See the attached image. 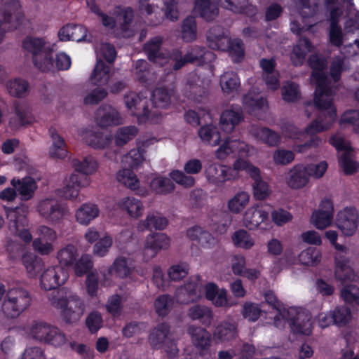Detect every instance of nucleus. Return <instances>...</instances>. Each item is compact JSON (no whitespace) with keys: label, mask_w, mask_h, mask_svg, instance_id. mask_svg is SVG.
<instances>
[{"label":"nucleus","mask_w":359,"mask_h":359,"mask_svg":"<svg viewBox=\"0 0 359 359\" xmlns=\"http://www.w3.org/2000/svg\"><path fill=\"white\" fill-rule=\"evenodd\" d=\"M32 119V114L25 104L15 103L14 113L10 118L9 126L13 130H18L30 124Z\"/></svg>","instance_id":"nucleus-26"},{"label":"nucleus","mask_w":359,"mask_h":359,"mask_svg":"<svg viewBox=\"0 0 359 359\" xmlns=\"http://www.w3.org/2000/svg\"><path fill=\"white\" fill-rule=\"evenodd\" d=\"M84 311L83 301L73 292L65 308L61 311V316L65 323H74L81 318Z\"/></svg>","instance_id":"nucleus-19"},{"label":"nucleus","mask_w":359,"mask_h":359,"mask_svg":"<svg viewBox=\"0 0 359 359\" xmlns=\"http://www.w3.org/2000/svg\"><path fill=\"white\" fill-rule=\"evenodd\" d=\"M280 315L287 320L293 333L304 335L311 333V316L307 311L291 307L283 309Z\"/></svg>","instance_id":"nucleus-9"},{"label":"nucleus","mask_w":359,"mask_h":359,"mask_svg":"<svg viewBox=\"0 0 359 359\" xmlns=\"http://www.w3.org/2000/svg\"><path fill=\"white\" fill-rule=\"evenodd\" d=\"M163 38L156 36L150 39L143 46V50L150 62L162 66L166 62V57L162 50Z\"/></svg>","instance_id":"nucleus-21"},{"label":"nucleus","mask_w":359,"mask_h":359,"mask_svg":"<svg viewBox=\"0 0 359 359\" xmlns=\"http://www.w3.org/2000/svg\"><path fill=\"white\" fill-rule=\"evenodd\" d=\"M187 316L193 320H198L206 327L211 325L214 317L212 309L201 304H196L189 308Z\"/></svg>","instance_id":"nucleus-33"},{"label":"nucleus","mask_w":359,"mask_h":359,"mask_svg":"<svg viewBox=\"0 0 359 359\" xmlns=\"http://www.w3.org/2000/svg\"><path fill=\"white\" fill-rule=\"evenodd\" d=\"M78 257L77 249L74 245H67L57 253V258L61 265L72 266Z\"/></svg>","instance_id":"nucleus-47"},{"label":"nucleus","mask_w":359,"mask_h":359,"mask_svg":"<svg viewBox=\"0 0 359 359\" xmlns=\"http://www.w3.org/2000/svg\"><path fill=\"white\" fill-rule=\"evenodd\" d=\"M244 119L243 113L241 108H231L224 111L220 116L222 129L230 133Z\"/></svg>","instance_id":"nucleus-25"},{"label":"nucleus","mask_w":359,"mask_h":359,"mask_svg":"<svg viewBox=\"0 0 359 359\" xmlns=\"http://www.w3.org/2000/svg\"><path fill=\"white\" fill-rule=\"evenodd\" d=\"M32 301L29 291L21 287H14L6 292L1 309L6 318L13 319L26 311Z\"/></svg>","instance_id":"nucleus-4"},{"label":"nucleus","mask_w":359,"mask_h":359,"mask_svg":"<svg viewBox=\"0 0 359 359\" xmlns=\"http://www.w3.org/2000/svg\"><path fill=\"white\" fill-rule=\"evenodd\" d=\"M116 177L120 183L128 187L131 190H135L139 187V180L130 169L119 170L117 173Z\"/></svg>","instance_id":"nucleus-57"},{"label":"nucleus","mask_w":359,"mask_h":359,"mask_svg":"<svg viewBox=\"0 0 359 359\" xmlns=\"http://www.w3.org/2000/svg\"><path fill=\"white\" fill-rule=\"evenodd\" d=\"M28 83L22 79H15L7 82L6 88L8 93L15 97H25L28 91Z\"/></svg>","instance_id":"nucleus-56"},{"label":"nucleus","mask_w":359,"mask_h":359,"mask_svg":"<svg viewBox=\"0 0 359 359\" xmlns=\"http://www.w3.org/2000/svg\"><path fill=\"white\" fill-rule=\"evenodd\" d=\"M198 135L201 139L212 146L219 144L220 142V134L216 126L212 125H206L198 130Z\"/></svg>","instance_id":"nucleus-48"},{"label":"nucleus","mask_w":359,"mask_h":359,"mask_svg":"<svg viewBox=\"0 0 359 359\" xmlns=\"http://www.w3.org/2000/svg\"><path fill=\"white\" fill-rule=\"evenodd\" d=\"M341 297L349 304L359 306V287L355 285H346L341 290Z\"/></svg>","instance_id":"nucleus-63"},{"label":"nucleus","mask_w":359,"mask_h":359,"mask_svg":"<svg viewBox=\"0 0 359 359\" xmlns=\"http://www.w3.org/2000/svg\"><path fill=\"white\" fill-rule=\"evenodd\" d=\"M215 339L222 342L229 341L238 337L237 325L235 323L222 321L215 327L213 332Z\"/></svg>","instance_id":"nucleus-34"},{"label":"nucleus","mask_w":359,"mask_h":359,"mask_svg":"<svg viewBox=\"0 0 359 359\" xmlns=\"http://www.w3.org/2000/svg\"><path fill=\"white\" fill-rule=\"evenodd\" d=\"M198 82L196 76L191 77L186 83L185 93L189 98L200 102L206 96L207 90Z\"/></svg>","instance_id":"nucleus-41"},{"label":"nucleus","mask_w":359,"mask_h":359,"mask_svg":"<svg viewBox=\"0 0 359 359\" xmlns=\"http://www.w3.org/2000/svg\"><path fill=\"white\" fill-rule=\"evenodd\" d=\"M203 285L198 278L190 280L179 287L175 294L179 304H189L198 301L202 297Z\"/></svg>","instance_id":"nucleus-12"},{"label":"nucleus","mask_w":359,"mask_h":359,"mask_svg":"<svg viewBox=\"0 0 359 359\" xmlns=\"http://www.w3.org/2000/svg\"><path fill=\"white\" fill-rule=\"evenodd\" d=\"M29 334L37 341L51 344L55 346H61L66 341L65 334L59 329L43 321L33 322Z\"/></svg>","instance_id":"nucleus-8"},{"label":"nucleus","mask_w":359,"mask_h":359,"mask_svg":"<svg viewBox=\"0 0 359 359\" xmlns=\"http://www.w3.org/2000/svg\"><path fill=\"white\" fill-rule=\"evenodd\" d=\"M169 245L170 239L165 234H151L147 238L144 248V253L145 255L153 257L159 250L167 249Z\"/></svg>","instance_id":"nucleus-24"},{"label":"nucleus","mask_w":359,"mask_h":359,"mask_svg":"<svg viewBox=\"0 0 359 359\" xmlns=\"http://www.w3.org/2000/svg\"><path fill=\"white\" fill-rule=\"evenodd\" d=\"M73 292L66 287L54 289L48 294V299L50 304L62 311L65 308Z\"/></svg>","instance_id":"nucleus-40"},{"label":"nucleus","mask_w":359,"mask_h":359,"mask_svg":"<svg viewBox=\"0 0 359 359\" xmlns=\"http://www.w3.org/2000/svg\"><path fill=\"white\" fill-rule=\"evenodd\" d=\"M187 332L191 336L193 344L196 347L206 349L210 346V334L205 329L199 326L190 325Z\"/></svg>","instance_id":"nucleus-35"},{"label":"nucleus","mask_w":359,"mask_h":359,"mask_svg":"<svg viewBox=\"0 0 359 359\" xmlns=\"http://www.w3.org/2000/svg\"><path fill=\"white\" fill-rule=\"evenodd\" d=\"M172 90L165 88H156L152 93L151 107L149 110H158L162 114V109H166L171 102Z\"/></svg>","instance_id":"nucleus-31"},{"label":"nucleus","mask_w":359,"mask_h":359,"mask_svg":"<svg viewBox=\"0 0 359 359\" xmlns=\"http://www.w3.org/2000/svg\"><path fill=\"white\" fill-rule=\"evenodd\" d=\"M358 214L354 208H346L340 210L336 217V225L345 236H352L356 231Z\"/></svg>","instance_id":"nucleus-15"},{"label":"nucleus","mask_w":359,"mask_h":359,"mask_svg":"<svg viewBox=\"0 0 359 359\" xmlns=\"http://www.w3.org/2000/svg\"><path fill=\"white\" fill-rule=\"evenodd\" d=\"M154 305L158 316H165L169 313L173 306V299L168 294H162L155 299Z\"/></svg>","instance_id":"nucleus-61"},{"label":"nucleus","mask_w":359,"mask_h":359,"mask_svg":"<svg viewBox=\"0 0 359 359\" xmlns=\"http://www.w3.org/2000/svg\"><path fill=\"white\" fill-rule=\"evenodd\" d=\"M327 169L326 161H321L317 164H297L287 172L285 182L291 189H299L309 183L311 177L317 179L322 177Z\"/></svg>","instance_id":"nucleus-3"},{"label":"nucleus","mask_w":359,"mask_h":359,"mask_svg":"<svg viewBox=\"0 0 359 359\" xmlns=\"http://www.w3.org/2000/svg\"><path fill=\"white\" fill-rule=\"evenodd\" d=\"M99 16H100L101 22L104 27L110 29H119L120 34L123 36H129L128 31L133 18L132 10L126 9L122 11L116 16V19L102 13H99Z\"/></svg>","instance_id":"nucleus-16"},{"label":"nucleus","mask_w":359,"mask_h":359,"mask_svg":"<svg viewBox=\"0 0 359 359\" xmlns=\"http://www.w3.org/2000/svg\"><path fill=\"white\" fill-rule=\"evenodd\" d=\"M231 240L236 247L245 250H249L255 245L253 238L244 229L236 231L231 236Z\"/></svg>","instance_id":"nucleus-49"},{"label":"nucleus","mask_w":359,"mask_h":359,"mask_svg":"<svg viewBox=\"0 0 359 359\" xmlns=\"http://www.w3.org/2000/svg\"><path fill=\"white\" fill-rule=\"evenodd\" d=\"M151 187L158 194H167L175 189V184L169 178L158 177L151 180Z\"/></svg>","instance_id":"nucleus-58"},{"label":"nucleus","mask_w":359,"mask_h":359,"mask_svg":"<svg viewBox=\"0 0 359 359\" xmlns=\"http://www.w3.org/2000/svg\"><path fill=\"white\" fill-rule=\"evenodd\" d=\"M24 49L32 55L34 65L42 72L53 69L52 50L40 38L27 36L22 43Z\"/></svg>","instance_id":"nucleus-5"},{"label":"nucleus","mask_w":359,"mask_h":359,"mask_svg":"<svg viewBox=\"0 0 359 359\" xmlns=\"http://www.w3.org/2000/svg\"><path fill=\"white\" fill-rule=\"evenodd\" d=\"M249 199L250 195L248 192L239 191L229 201L228 208L231 212L239 213L245 208Z\"/></svg>","instance_id":"nucleus-53"},{"label":"nucleus","mask_w":359,"mask_h":359,"mask_svg":"<svg viewBox=\"0 0 359 359\" xmlns=\"http://www.w3.org/2000/svg\"><path fill=\"white\" fill-rule=\"evenodd\" d=\"M126 107L137 116L140 121H150L154 123H158L161 118L158 110H149V105L145 98L140 97L137 93L130 92L124 96Z\"/></svg>","instance_id":"nucleus-7"},{"label":"nucleus","mask_w":359,"mask_h":359,"mask_svg":"<svg viewBox=\"0 0 359 359\" xmlns=\"http://www.w3.org/2000/svg\"><path fill=\"white\" fill-rule=\"evenodd\" d=\"M137 133L135 126L121 128L115 135V143L118 146H123L132 140Z\"/></svg>","instance_id":"nucleus-64"},{"label":"nucleus","mask_w":359,"mask_h":359,"mask_svg":"<svg viewBox=\"0 0 359 359\" xmlns=\"http://www.w3.org/2000/svg\"><path fill=\"white\" fill-rule=\"evenodd\" d=\"M50 135L53 140V145L49 150L50 157L56 158H65L67 154V151L63 138L53 128L50 129Z\"/></svg>","instance_id":"nucleus-44"},{"label":"nucleus","mask_w":359,"mask_h":359,"mask_svg":"<svg viewBox=\"0 0 359 359\" xmlns=\"http://www.w3.org/2000/svg\"><path fill=\"white\" fill-rule=\"evenodd\" d=\"M95 121L101 128L115 126L122 123V118L119 112L110 104H102L96 110Z\"/></svg>","instance_id":"nucleus-18"},{"label":"nucleus","mask_w":359,"mask_h":359,"mask_svg":"<svg viewBox=\"0 0 359 359\" xmlns=\"http://www.w3.org/2000/svg\"><path fill=\"white\" fill-rule=\"evenodd\" d=\"M269 217V212L262 208H250L244 215L245 226L250 230L257 229Z\"/></svg>","instance_id":"nucleus-32"},{"label":"nucleus","mask_w":359,"mask_h":359,"mask_svg":"<svg viewBox=\"0 0 359 359\" xmlns=\"http://www.w3.org/2000/svg\"><path fill=\"white\" fill-rule=\"evenodd\" d=\"M86 143L95 149H104L111 141L109 136H104L100 131L90 130L85 136Z\"/></svg>","instance_id":"nucleus-46"},{"label":"nucleus","mask_w":359,"mask_h":359,"mask_svg":"<svg viewBox=\"0 0 359 359\" xmlns=\"http://www.w3.org/2000/svg\"><path fill=\"white\" fill-rule=\"evenodd\" d=\"M67 278V271L62 266H51L41 275V285L46 290L57 289L58 286L64 284Z\"/></svg>","instance_id":"nucleus-13"},{"label":"nucleus","mask_w":359,"mask_h":359,"mask_svg":"<svg viewBox=\"0 0 359 359\" xmlns=\"http://www.w3.org/2000/svg\"><path fill=\"white\" fill-rule=\"evenodd\" d=\"M27 213V207L22 205L8 211L7 218L8 219V229L13 234L20 231V238L26 243L32 241V234L27 230H20V227H24L26 224V214Z\"/></svg>","instance_id":"nucleus-11"},{"label":"nucleus","mask_w":359,"mask_h":359,"mask_svg":"<svg viewBox=\"0 0 359 359\" xmlns=\"http://www.w3.org/2000/svg\"><path fill=\"white\" fill-rule=\"evenodd\" d=\"M331 311L333 316L334 325L344 326L348 324L352 318L351 309L346 305L338 306Z\"/></svg>","instance_id":"nucleus-51"},{"label":"nucleus","mask_w":359,"mask_h":359,"mask_svg":"<svg viewBox=\"0 0 359 359\" xmlns=\"http://www.w3.org/2000/svg\"><path fill=\"white\" fill-rule=\"evenodd\" d=\"M299 8L300 15L303 18H309L316 15L320 6L319 0H296Z\"/></svg>","instance_id":"nucleus-60"},{"label":"nucleus","mask_w":359,"mask_h":359,"mask_svg":"<svg viewBox=\"0 0 359 359\" xmlns=\"http://www.w3.org/2000/svg\"><path fill=\"white\" fill-rule=\"evenodd\" d=\"M319 110L320 114L306 128L304 133L299 131L298 128L292 123H284L281 125L283 135L289 138L299 139L304 135L309 136V140L299 147V151L300 152H304L309 148H315L320 146L322 141L316 134L330 129L332 123L335 120V109Z\"/></svg>","instance_id":"nucleus-1"},{"label":"nucleus","mask_w":359,"mask_h":359,"mask_svg":"<svg viewBox=\"0 0 359 359\" xmlns=\"http://www.w3.org/2000/svg\"><path fill=\"white\" fill-rule=\"evenodd\" d=\"M197 26L195 18H186L182 25V36L186 42H191L196 39Z\"/></svg>","instance_id":"nucleus-52"},{"label":"nucleus","mask_w":359,"mask_h":359,"mask_svg":"<svg viewBox=\"0 0 359 359\" xmlns=\"http://www.w3.org/2000/svg\"><path fill=\"white\" fill-rule=\"evenodd\" d=\"M36 209L40 216L51 224L60 223L67 213L64 206L55 198L40 201Z\"/></svg>","instance_id":"nucleus-10"},{"label":"nucleus","mask_w":359,"mask_h":359,"mask_svg":"<svg viewBox=\"0 0 359 359\" xmlns=\"http://www.w3.org/2000/svg\"><path fill=\"white\" fill-rule=\"evenodd\" d=\"M209 182L216 185H220L224 182L236 179L238 172L234 168L219 164H211L205 170Z\"/></svg>","instance_id":"nucleus-17"},{"label":"nucleus","mask_w":359,"mask_h":359,"mask_svg":"<svg viewBox=\"0 0 359 359\" xmlns=\"http://www.w3.org/2000/svg\"><path fill=\"white\" fill-rule=\"evenodd\" d=\"M250 133L252 136L269 147H277L281 142L280 134L269 128L252 126Z\"/></svg>","instance_id":"nucleus-29"},{"label":"nucleus","mask_w":359,"mask_h":359,"mask_svg":"<svg viewBox=\"0 0 359 359\" xmlns=\"http://www.w3.org/2000/svg\"><path fill=\"white\" fill-rule=\"evenodd\" d=\"M168 224V220L158 212H148L144 219L141 220L137 226L140 231L145 230H163Z\"/></svg>","instance_id":"nucleus-28"},{"label":"nucleus","mask_w":359,"mask_h":359,"mask_svg":"<svg viewBox=\"0 0 359 359\" xmlns=\"http://www.w3.org/2000/svg\"><path fill=\"white\" fill-rule=\"evenodd\" d=\"M72 166L76 172L84 175H90L96 170L97 164L93 156H88L81 158L72 159Z\"/></svg>","instance_id":"nucleus-45"},{"label":"nucleus","mask_w":359,"mask_h":359,"mask_svg":"<svg viewBox=\"0 0 359 359\" xmlns=\"http://www.w3.org/2000/svg\"><path fill=\"white\" fill-rule=\"evenodd\" d=\"M243 104L249 114L255 116H257L260 111H264L268 108L266 99L254 96L252 94L244 95Z\"/></svg>","instance_id":"nucleus-39"},{"label":"nucleus","mask_w":359,"mask_h":359,"mask_svg":"<svg viewBox=\"0 0 359 359\" xmlns=\"http://www.w3.org/2000/svg\"><path fill=\"white\" fill-rule=\"evenodd\" d=\"M331 144L339 151H343L339 157V164L346 174H353L357 170L356 162L353 159L352 151L347 142L340 136L330 138Z\"/></svg>","instance_id":"nucleus-14"},{"label":"nucleus","mask_w":359,"mask_h":359,"mask_svg":"<svg viewBox=\"0 0 359 359\" xmlns=\"http://www.w3.org/2000/svg\"><path fill=\"white\" fill-rule=\"evenodd\" d=\"M308 63L312 69L311 82L316 85L314 104L318 109H335L333 106V91L328 86L326 72L327 62L325 58L318 54L311 55Z\"/></svg>","instance_id":"nucleus-2"},{"label":"nucleus","mask_w":359,"mask_h":359,"mask_svg":"<svg viewBox=\"0 0 359 359\" xmlns=\"http://www.w3.org/2000/svg\"><path fill=\"white\" fill-rule=\"evenodd\" d=\"M83 186L85 184H82L81 177L77 174H72L66 180L65 186L57 190V194L66 199H72L76 198L79 188Z\"/></svg>","instance_id":"nucleus-38"},{"label":"nucleus","mask_w":359,"mask_h":359,"mask_svg":"<svg viewBox=\"0 0 359 359\" xmlns=\"http://www.w3.org/2000/svg\"><path fill=\"white\" fill-rule=\"evenodd\" d=\"M109 72L110 67L100 60L97 62L90 79L95 85H106L110 79Z\"/></svg>","instance_id":"nucleus-42"},{"label":"nucleus","mask_w":359,"mask_h":359,"mask_svg":"<svg viewBox=\"0 0 359 359\" xmlns=\"http://www.w3.org/2000/svg\"><path fill=\"white\" fill-rule=\"evenodd\" d=\"M196 9L199 15L210 22L219 15V8L216 0H196Z\"/></svg>","instance_id":"nucleus-36"},{"label":"nucleus","mask_w":359,"mask_h":359,"mask_svg":"<svg viewBox=\"0 0 359 359\" xmlns=\"http://www.w3.org/2000/svg\"><path fill=\"white\" fill-rule=\"evenodd\" d=\"M58 36L61 41H91L88 38L87 29L81 25L67 24L62 27L59 32Z\"/></svg>","instance_id":"nucleus-23"},{"label":"nucleus","mask_w":359,"mask_h":359,"mask_svg":"<svg viewBox=\"0 0 359 359\" xmlns=\"http://www.w3.org/2000/svg\"><path fill=\"white\" fill-rule=\"evenodd\" d=\"M121 208L133 217H138L142 215L144 207L142 203L135 198H125L121 203Z\"/></svg>","instance_id":"nucleus-54"},{"label":"nucleus","mask_w":359,"mask_h":359,"mask_svg":"<svg viewBox=\"0 0 359 359\" xmlns=\"http://www.w3.org/2000/svg\"><path fill=\"white\" fill-rule=\"evenodd\" d=\"M99 212V208L95 204L85 203L76 210V218L80 224L86 225L96 218Z\"/></svg>","instance_id":"nucleus-43"},{"label":"nucleus","mask_w":359,"mask_h":359,"mask_svg":"<svg viewBox=\"0 0 359 359\" xmlns=\"http://www.w3.org/2000/svg\"><path fill=\"white\" fill-rule=\"evenodd\" d=\"M220 86L225 93L229 94L237 90L240 81L236 73L228 72L221 76Z\"/></svg>","instance_id":"nucleus-50"},{"label":"nucleus","mask_w":359,"mask_h":359,"mask_svg":"<svg viewBox=\"0 0 359 359\" xmlns=\"http://www.w3.org/2000/svg\"><path fill=\"white\" fill-rule=\"evenodd\" d=\"M312 45L305 36H301L297 43L294 46L291 53V60L294 66L302 65L306 54L311 50Z\"/></svg>","instance_id":"nucleus-37"},{"label":"nucleus","mask_w":359,"mask_h":359,"mask_svg":"<svg viewBox=\"0 0 359 359\" xmlns=\"http://www.w3.org/2000/svg\"><path fill=\"white\" fill-rule=\"evenodd\" d=\"M170 327L166 323L158 324L152 328L148 337V343L154 349L161 348L168 341Z\"/></svg>","instance_id":"nucleus-27"},{"label":"nucleus","mask_w":359,"mask_h":359,"mask_svg":"<svg viewBox=\"0 0 359 359\" xmlns=\"http://www.w3.org/2000/svg\"><path fill=\"white\" fill-rule=\"evenodd\" d=\"M299 260L304 265L316 266L321 260V254L316 248L310 247L299 255Z\"/></svg>","instance_id":"nucleus-55"},{"label":"nucleus","mask_w":359,"mask_h":359,"mask_svg":"<svg viewBox=\"0 0 359 359\" xmlns=\"http://www.w3.org/2000/svg\"><path fill=\"white\" fill-rule=\"evenodd\" d=\"M206 41L212 50L225 51L229 46V37L224 29L219 25L212 26L206 34Z\"/></svg>","instance_id":"nucleus-20"},{"label":"nucleus","mask_w":359,"mask_h":359,"mask_svg":"<svg viewBox=\"0 0 359 359\" xmlns=\"http://www.w3.org/2000/svg\"><path fill=\"white\" fill-rule=\"evenodd\" d=\"M283 99L287 102H294L301 97L299 86L295 83L287 82L282 88Z\"/></svg>","instance_id":"nucleus-62"},{"label":"nucleus","mask_w":359,"mask_h":359,"mask_svg":"<svg viewBox=\"0 0 359 359\" xmlns=\"http://www.w3.org/2000/svg\"><path fill=\"white\" fill-rule=\"evenodd\" d=\"M333 213L334 207L332 201L325 198L321 201L318 210L313 214L311 219L318 229H323L331 224Z\"/></svg>","instance_id":"nucleus-22"},{"label":"nucleus","mask_w":359,"mask_h":359,"mask_svg":"<svg viewBox=\"0 0 359 359\" xmlns=\"http://www.w3.org/2000/svg\"><path fill=\"white\" fill-rule=\"evenodd\" d=\"M11 183L20 195L22 201L31 199L37 188L35 180L31 177H26L21 180L13 179Z\"/></svg>","instance_id":"nucleus-30"},{"label":"nucleus","mask_w":359,"mask_h":359,"mask_svg":"<svg viewBox=\"0 0 359 359\" xmlns=\"http://www.w3.org/2000/svg\"><path fill=\"white\" fill-rule=\"evenodd\" d=\"M215 59L214 53L206 50L204 47L196 46L192 47L184 56L180 51L173 50L168 62L173 69L178 70L188 63H208Z\"/></svg>","instance_id":"nucleus-6"},{"label":"nucleus","mask_w":359,"mask_h":359,"mask_svg":"<svg viewBox=\"0 0 359 359\" xmlns=\"http://www.w3.org/2000/svg\"><path fill=\"white\" fill-rule=\"evenodd\" d=\"M22 262L27 273L31 276L36 275L41 268V259L32 253H25L22 257Z\"/></svg>","instance_id":"nucleus-59"}]
</instances>
